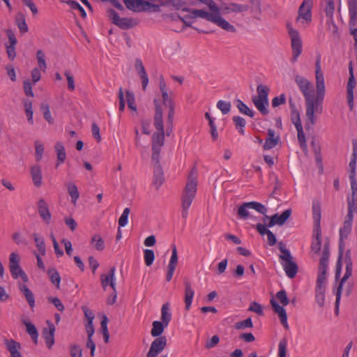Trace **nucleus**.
Returning a JSON list of instances; mask_svg holds the SVG:
<instances>
[{
	"instance_id": "obj_29",
	"label": "nucleus",
	"mask_w": 357,
	"mask_h": 357,
	"mask_svg": "<svg viewBox=\"0 0 357 357\" xmlns=\"http://www.w3.org/2000/svg\"><path fill=\"white\" fill-rule=\"evenodd\" d=\"M349 13V24L355 26L357 22V0H347Z\"/></svg>"
},
{
	"instance_id": "obj_33",
	"label": "nucleus",
	"mask_w": 357,
	"mask_h": 357,
	"mask_svg": "<svg viewBox=\"0 0 357 357\" xmlns=\"http://www.w3.org/2000/svg\"><path fill=\"white\" fill-rule=\"evenodd\" d=\"M115 271V266H112L110 268L107 275L102 274L100 275L101 285L104 290H106L107 287L109 286L110 282L114 279Z\"/></svg>"
},
{
	"instance_id": "obj_32",
	"label": "nucleus",
	"mask_w": 357,
	"mask_h": 357,
	"mask_svg": "<svg viewBox=\"0 0 357 357\" xmlns=\"http://www.w3.org/2000/svg\"><path fill=\"white\" fill-rule=\"evenodd\" d=\"M31 176L33 184L36 187H40L42 184V173L40 167L38 165L31 167Z\"/></svg>"
},
{
	"instance_id": "obj_18",
	"label": "nucleus",
	"mask_w": 357,
	"mask_h": 357,
	"mask_svg": "<svg viewBox=\"0 0 357 357\" xmlns=\"http://www.w3.org/2000/svg\"><path fill=\"white\" fill-rule=\"evenodd\" d=\"M280 142L279 135L275 136V131L272 129H268L267 131V137L263 146L264 150H269L275 147Z\"/></svg>"
},
{
	"instance_id": "obj_57",
	"label": "nucleus",
	"mask_w": 357,
	"mask_h": 357,
	"mask_svg": "<svg viewBox=\"0 0 357 357\" xmlns=\"http://www.w3.org/2000/svg\"><path fill=\"white\" fill-rule=\"evenodd\" d=\"M343 253L344 250H338V257L337 261L336 264V268H335V280H338L340 277L341 272H342V257H343Z\"/></svg>"
},
{
	"instance_id": "obj_58",
	"label": "nucleus",
	"mask_w": 357,
	"mask_h": 357,
	"mask_svg": "<svg viewBox=\"0 0 357 357\" xmlns=\"http://www.w3.org/2000/svg\"><path fill=\"white\" fill-rule=\"evenodd\" d=\"M126 101L128 103V108L136 112L137 107L135 105V98L134 93L130 91H126Z\"/></svg>"
},
{
	"instance_id": "obj_14",
	"label": "nucleus",
	"mask_w": 357,
	"mask_h": 357,
	"mask_svg": "<svg viewBox=\"0 0 357 357\" xmlns=\"http://www.w3.org/2000/svg\"><path fill=\"white\" fill-rule=\"evenodd\" d=\"M172 256L169 262V264L167 266V272L166 275V280L167 282H169L173 277L174 273L175 271L176 265L178 264V254H177V250L175 245H172Z\"/></svg>"
},
{
	"instance_id": "obj_60",
	"label": "nucleus",
	"mask_w": 357,
	"mask_h": 357,
	"mask_svg": "<svg viewBox=\"0 0 357 357\" xmlns=\"http://www.w3.org/2000/svg\"><path fill=\"white\" fill-rule=\"evenodd\" d=\"M231 102L224 100H219L217 102V107L222 112L223 114H228L231 110Z\"/></svg>"
},
{
	"instance_id": "obj_62",
	"label": "nucleus",
	"mask_w": 357,
	"mask_h": 357,
	"mask_svg": "<svg viewBox=\"0 0 357 357\" xmlns=\"http://www.w3.org/2000/svg\"><path fill=\"white\" fill-rule=\"evenodd\" d=\"M287 347V340L286 338L284 337L279 342L278 357H286Z\"/></svg>"
},
{
	"instance_id": "obj_51",
	"label": "nucleus",
	"mask_w": 357,
	"mask_h": 357,
	"mask_svg": "<svg viewBox=\"0 0 357 357\" xmlns=\"http://www.w3.org/2000/svg\"><path fill=\"white\" fill-rule=\"evenodd\" d=\"M257 96H254L253 98L262 99V100H268V92L269 89L266 85H263L261 84H259L257 87Z\"/></svg>"
},
{
	"instance_id": "obj_53",
	"label": "nucleus",
	"mask_w": 357,
	"mask_h": 357,
	"mask_svg": "<svg viewBox=\"0 0 357 357\" xmlns=\"http://www.w3.org/2000/svg\"><path fill=\"white\" fill-rule=\"evenodd\" d=\"M36 59L38 61V67L40 70L45 72L47 68V64L45 61V53L41 50H38L36 52Z\"/></svg>"
},
{
	"instance_id": "obj_25",
	"label": "nucleus",
	"mask_w": 357,
	"mask_h": 357,
	"mask_svg": "<svg viewBox=\"0 0 357 357\" xmlns=\"http://www.w3.org/2000/svg\"><path fill=\"white\" fill-rule=\"evenodd\" d=\"M54 149L56 153V164L57 168L61 164L63 163L66 158V153L63 144L61 142H57L54 145Z\"/></svg>"
},
{
	"instance_id": "obj_11",
	"label": "nucleus",
	"mask_w": 357,
	"mask_h": 357,
	"mask_svg": "<svg viewBox=\"0 0 357 357\" xmlns=\"http://www.w3.org/2000/svg\"><path fill=\"white\" fill-rule=\"evenodd\" d=\"M292 211L288 208L282 212V214L275 213L269 218V222L266 224L268 227H272L275 225H283L290 218Z\"/></svg>"
},
{
	"instance_id": "obj_1",
	"label": "nucleus",
	"mask_w": 357,
	"mask_h": 357,
	"mask_svg": "<svg viewBox=\"0 0 357 357\" xmlns=\"http://www.w3.org/2000/svg\"><path fill=\"white\" fill-rule=\"evenodd\" d=\"M155 105L154 126L158 130L152 136V155L151 160H157L160 158L161 148L165 143V131L162 120V109L157 100H153Z\"/></svg>"
},
{
	"instance_id": "obj_15",
	"label": "nucleus",
	"mask_w": 357,
	"mask_h": 357,
	"mask_svg": "<svg viewBox=\"0 0 357 357\" xmlns=\"http://www.w3.org/2000/svg\"><path fill=\"white\" fill-rule=\"evenodd\" d=\"M47 324L48 327L43 328L42 334L47 347L51 349L54 344L55 326L50 321H47Z\"/></svg>"
},
{
	"instance_id": "obj_38",
	"label": "nucleus",
	"mask_w": 357,
	"mask_h": 357,
	"mask_svg": "<svg viewBox=\"0 0 357 357\" xmlns=\"http://www.w3.org/2000/svg\"><path fill=\"white\" fill-rule=\"evenodd\" d=\"M137 24V22L132 18L121 17L119 21L116 23V26L120 29L126 30L133 28Z\"/></svg>"
},
{
	"instance_id": "obj_59",
	"label": "nucleus",
	"mask_w": 357,
	"mask_h": 357,
	"mask_svg": "<svg viewBox=\"0 0 357 357\" xmlns=\"http://www.w3.org/2000/svg\"><path fill=\"white\" fill-rule=\"evenodd\" d=\"M234 327L237 330L244 329L246 328H253L252 319L250 317H248L245 320L236 322L235 324Z\"/></svg>"
},
{
	"instance_id": "obj_28",
	"label": "nucleus",
	"mask_w": 357,
	"mask_h": 357,
	"mask_svg": "<svg viewBox=\"0 0 357 357\" xmlns=\"http://www.w3.org/2000/svg\"><path fill=\"white\" fill-rule=\"evenodd\" d=\"M126 8L134 12L146 11L147 8L143 7L144 0H123Z\"/></svg>"
},
{
	"instance_id": "obj_36",
	"label": "nucleus",
	"mask_w": 357,
	"mask_h": 357,
	"mask_svg": "<svg viewBox=\"0 0 357 357\" xmlns=\"http://www.w3.org/2000/svg\"><path fill=\"white\" fill-rule=\"evenodd\" d=\"M190 12L194 17H201L207 20L209 22L213 21L215 13L212 12V13L207 12L206 10H202V9H192L188 10Z\"/></svg>"
},
{
	"instance_id": "obj_26",
	"label": "nucleus",
	"mask_w": 357,
	"mask_h": 357,
	"mask_svg": "<svg viewBox=\"0 0 357 357\" xmlns=\"http://www.w3.org/2000/svg\"><path fill=\"white\" fill-rule=\"evenodd\" d=\"M356 159H357V149H356V144L354 143V149H353V153L351 155V158L349 162V168H350V172H349V178L351 183H357L356 180Z\"/></svg>"
},
{
	"instance_id": "obj_37",
	"label": "nucleus",
	"mask_w": 357,
	"mask_h": 357,
	"mask_svg": "<svg viewBox=\"0 0 357 357\" xmlns=\"http://www.w3.org/2000/svg\"><path fill=\"white\" fill-rule=\"evenodd\" d=\"M20 290L24 294L31 308L35 306V298L32 291L25 285L20 284Z\"/></svg>"
},
{
	"instance_id": "obj_45",
	"label": "nucleus",
	"mask_w": 357,
	"mask_h": 357,
	"mask_svg": "<svg viewBox=\"0 0 357 357\" xmlns=\"http://www.w3.org/2000/svg\"><path fill=\"white\" fill-rule=\"evenodd\" d=\"M185 4L186 3L183 0H165V2L162 3V6H172L176 10L181 9L183 11L190 10V9L185 7Z\"/></svg>"
},
{
	"instance_id": "obj_34",
	"label": "nucleus",
	"mask_w": 357,
	"mask_h": 357,
	"mask_svg": "<svg viewBox=\"0 0 357 357\" xmlns=\"http://www.w3.org/2000/svg\"><path fill=\"white\" fill-rule=\"evenodd\" d=\"M252 101L262 115H267L268 114L269 111L267 109V107L268 106V100H265L252 98Z\"/></svg>"
},
{
	"instance_id": "obj_21",
	"label": "nucleus",
	"mask_w": 357,
	"mask_h": 357,
	"mask_svg": "<svg viewBox=\"0 0 357 357\" xmlns=\"http://www.w3.org/2000/svg\"><path fill=\"white\" fill-rule=\"evenodd\" d=\"M184 286H185V310H189L192 302V298L195 294L194 290L192 289L191 283L188 279H184Z\"/></svg>"
},
{
	"instance_id": "obj_10",
	"label": "nucleus",
	"mask_w": 357,
	"mask_h": 357,
	"mask_svg": "<svg viewBox=\"0 0 357 357\" xmlns=\"http://www.w3.org/2000/svg\"><path fill=\"white\" fill-rule=\"evenodd\" d=\"M153 163V185L155 186L156 190H158L159 188L162 185L165 181L164 172L162 168V166L160 163V158L158 161L157 160H151Z\"/></svg>"
},
{
	"instance_id": "obj_23",
	"label": "nucleus",
	"mask_w": 357,
	"mask_h": 357,
	"mask_svg": "<svg viewBox=\"0 0 357 357\" xmlns=\"http://www.w3.org/2000/svg\"><path fill=\"white\" fill-rule=\"evenodd\" d=\"M284 270L288 278L292 279L295 278L298 272V265L292 260V258L287 259L283 264Z\"/></svg>"
},
{
	"instance_id": "obj_20",
	"label": "nucleus",
	"mask_w": 357,
	"mask_h": 357,
	"mask_svg": "<svg viewBox=\"0 0 357 357\" xmlns=\"http://www.w3.org/2000/svg\"><path fill=\"white\" fill-rule=\"evenodd\" d=\"M312 217L314 220V229L321 228V203L319 200L314 199L312 202Z\"/></svg>"
},
{
	"instance_id": "obj_5",
	"label": "nucleus",
	"mask_w": 357,
	"mask_h": 357,
	"mask_svg": "<svg viewBox=\"0 0 357 357\" xmlns=\"http://www.w3.org/2000/svg\"><path fill=\"white\" fill-rule=\"evenodd\" d=\"M287 27L291 38V47L292 50L291 61L295 63L302 53V41L297 30L294 29L289 24H287Z\"/></svg>"
},
{
	"instance_id": "obj_8",
	"label": "nucleus",
	"mask_w": 357,
	"mask_h": 357,
	"mask_svg": "<svg viewBox=\"0 0 357 357\" xmlns=\"http://www.w3.org/2000/svg\"><path fill=\"white\" fill-rule=\"evenodd\" d=\"M295 82L303 95L305 100L308 101L309 94L314 90V85L305 77L299 75L295 76Z\"/></svg>"
},
{
	"instance_id": "obj_47",
	"label": "nucleus",
	"mask_w": 357,
	"mask_h": 357,
	"mask_svg": "<svg viewBox=\"0 0 357 357\" xmlns=\"http://www.w3.org/2000/svg\"><path fill=\"white\" fill-rule=\"evenodd\" d=\"M248 209H250L249 202L243 203V204L241 205L237 210V217L240 219H247L250 215Z\"/></svg>"
},
{
	"instance_id": "obj_35",
	"label": "nucleus",
	"mask_w": 357,
	"mask_h": 357,
	"mask_svg": "<svg viewBox=\"0 0 357 357\" xmlns=\"http://www.w3.org/2000/svg\"><path fill=\"white\" fill-rule=\"evenodd\" d=\"M152 329L151 334L153 337H158L162 336V334L164 332L165 328L168 326L159 321H154L152 324Z\"/></svg>"
},
{
	"instance_id": "obj_4",
	"label": "nucleus",
	"mask_w": 357,
	"mask_h": 357,
	"mask_svg": "<svg viewBox=\"0 0 357 357\" xmlns=\"http://www.w3.org/2000/svg\"><path fill=\"white\" fill-rule=\"evenodd\" d=\"M200 3H204L208 6L211 12L215 13L214 18L212 21L213 23L215 24L222 29L234 33L236 32V28L230 24L227 20L222 18L220 15V8L213 0H197Z\"/></svg>"
},
{
	"instance_id": "obj_40",
	"label": "nucleus",
	"mask_w": 357,
	"mask_h": 357,
	"mask_svg": "<svg viewBox=\"0 0 357 357\" xmlns=\"http://www.w3.org/2000/svg\"><path fill=\"white\" fill-rule=\"evenodd\" d=\"M312 7L309 6V5L304 6L303 9L301 10V5L298 8V15L297 17V20L300 18L304 19L306 22H311L312 20Z\"/></svg>"
},
{
	"instance_id": "obj_43",
	"label": "nucleus",
	"mask_w": 357,
	"mask_h": 357,
	"mask_svg": "<svg viewBox=\"0 0 357 357\" xmlns=\"http://www.w3.org/2000/svg\"><path fill=\"white\" fill-rule=\"evenodd\" d=\"M23 324L26 327V332L29 334L35 344L38 342V333L36 326L27 320H24Z\"/></svg>"
},
{
	"instance_id": "obj_2",
	"label": "nucleus",
	"mask_w": 357,
	"mask_h": 357,
	"mask_svg": "<svg viewBox=\"0 0 357 357\" xmlns=\"http://www.w3.org/2000/svg\"><path fill=\"white\" fill-rule=\"evenodd\" d=\"M197 169L193 167L188 176V181L181 195V215L186 219L190 208L197 190Z\"/></svg>"
},
{
	"instance_id": "obj_7",
	"label": "nucleus",
	"mask_w": 357,
	"mask_h": 357,
	"mask_svg": "<svg viewBox=\"0 0 357 357\" xmlns=\"http://www.w3.org/2000/svg\"><path fill=\"white\" fill-rule=\"evenodd\" d=\"M353 219L354 216H351V215H347L345 220L343 224V227H341L340 229L338 250H341V251L344 250V239L347 238L349 234L351 231Z\"/></svg>"
},
{
	"instance_id": "obj_27",
	"label": "nucleus",
	"mask_w": 357,
	"mask_h": 357,
	"mask_svg": "<svg viewBox=\"0 0 357 357\" xmlns=\"http://www.w3.org/2000/svg\"><path fill=\"white\" fill-rule=\"evenodd\" d=\"M15 23L19 29L21 34L23 35L29 31V27L26 22L25 15L22 13L19 12L16 14L15 17Z\"/></svg>"
},
{
	"instance_id": "obj_12",
	"label": "nucleus",
	"mask_w": 357,
	"mask_h": 357,
	"mask_svg": "<svg viewBox=\"0 0 357 357\" xmlns=\"http://www.w3.org/2000/svg\"><path fill=\"white\" fill-rule=\"evenodd\" d=\"M270 303L273 310L275 312V313L278 314L282 325L285 329H289L287 315L284 306L280 305L273 298L271 299Z\"/></svg>"
},
{
	"instance_id": "obj_22",
	"label": "nucleus",
	"mask_w": 357,
	"mask_h": 357,
	"mask_svg": "<svg viewBox=\"0 0 357 357\" xmlns=\"http://www.w3.org/2000/svg\"><path fill=\"white\" fill-rule=\"evenodd\" d=\"M313 240L311 243V251L319 254L321 248V228L314 229Z\"/></svg>"
},
{
	"instance_id": "obj_3",
	"label": "nucleus",
	"mask_w": 357,
	"mask_h": 357,
	"mask_svg": "<svg viewBox=\"0 0 357 357\" xmlns=\"http://www.w3.org/2000/svg\"><path fill=\"white\" fill-rule=\"evenodd\" d=\"M325 95V89H317V94H314V89L309 94V100H305L306 107V116L311 125L316 122L315 112L321 113L322 111L321 104Z\"/></svg>"
},
{
	"instance_id": "obj_42",
	"label": "nucleus",
	"mask_w": 357,
	"mask_h": 357,
	"mask_svg": "<svg viewBox=\"0 0 357 357\" xmlns=\"http://www.w3.org/2000/svg\"><path fill=\"white\" fill-rule=\"evenodd\" d=\"M328 259L326 258H320L319 264V274L317 279H321L326 280V271L328 268Z\"/></svg>"
},
{
	"instance_id": "obj_31",
	"label": "nucleus",
	"mask_w": 357,
	"mask_h": 357,
	"mask_svg": "<svg viewBox=\"0 0 357 357\" xmlns=\"http://www.w3.org/2000/svg\"><path fill=\"white\" fill-rule=\"evenodd\" d=\"M249 6L248 5L238 4L235 3H229L228 6L222 8L224 13H243L248 10Z\"/></svg>"
},
{
	"instance_id": "obj_6",
	"label": "nucleus",
	"mask_w": 357,
	"mask_h": 357,
	"mask_svg": "<svg viewBox=\"0 0 357 357\" xmlns=\"http://www.w3.org/2000/svg\"><path fill=\"white\" fill-rule=\"evenodd\" d=\"M20 257L15 252L10 255L9 257V268L12 277L14 279H17L20 277L24 282L28 281V277L24 271L20 268L19 265Z\"/></svg>"
},
{
	"instance_id": "obj_16",
	"label": "nucleus",
	"mask_w": 357,
	"mask_h": 357,
	"mask_svg": "<svg viewBox=\"0 0 357 357\" xmlns=\"http://www.w3.org/2000/svg\"><path fill=\"white\" fill-rule=\"evenodd\" d=\"M315 77L317 89H325L324 77L321 68V56L319 54L316 58Z\"/></svg>"
},
{
	"instance_id": "obj_44",
	"label": "nucleus",
	"mask_w": 357,
	"mask_h": 357,
	"mask_svg": "<svg viewBox=\"0 0 357 357\" xmlns=\"http://www.w3.org/2000/svg\"><path fill=\"white\" fill-rule=\"evenodd\" d=\"M47 274L50 279V281L54 284L56 289L60 288L61 277L59 272L54 268H49L47 270Z\"/></svg>"
},
{
	"instance_id": "obj_56",
	"label": "nucleus",
	"mask_w": 357,
	"mask_h": 357,
	"mask_svg": "<svg viewBox=\"0 0 357 357\" xmlns=\"http://www.w3.org/2000/svg\"><path fill=\"white\" fill-rule=\"evenodd\" d=\"M91 243L94 244L97 250L101 251L105 249V242L99 234H95L91 240Z\"/></svg>"
},
{
	"instance_id": "obj_63",
	"label": "nucleus",
	"mask_w": 357,
	"mask_h": 357,
	"mask_svg": "<svg viewBox=\"0 0 357 357\" xmlns=\"http://www.w3.org/2000/svg\"><path fill=\"white\" fill-rule=\"evenodd\" d=\"M278 248L280 251L282 253V255H280V258L282 260L285 261L287 259L292 258L290 252L287 249H286L285 245L282 242H280L278 243Z\"/></svg>"
},
{
	"instance_id": "obj_52",
	"label": "nucleus",
	"mask_w": 357,
	"mask_h": 357,
	"mask_svg": "<svg viewBox=\"0 0 357 357\" xmlns=\"http://www.w3.org/2000/svg\"><path fill=\"white\" fill-rule=\"evenodd\" d=\"M235 128L238 130L241 135H244V127L245 126V120L239 116H234L232 118Z\"/></svg>"
},
{
	"instance_id": "obj_41",
	"label": "nucleus",
	"mask_w": 357,
	"mask_h": 357,
	"mask_svg": "<svg viewBox=\"0 0 357 357\" xmlns=\"http://www.w3.org/2000/svg\"><path fill=\"white\" fill-rule=\"evenodd\" d=\"M161 322L166 325H169L172 319V314L169 312V303H166L162 305L161 308Z\"/></svg>"
},
{
	"instance_id": "obj_50",
	"label": "nucleus",
	"mask_w": 357,
	"mask_h": 357,
	"mask_svg": "<svg viewBox=\"0 0 357 357\" xmlns=\"http://www.w3.org/2000/svg\"><path fill=\"white\" fill-rule=\"evenodd\" d=\"M34 241L36 243V247L38 252L44 256L45 255V244L43 238L38 236L37 234H33Z\"/></svg>"
},
{
	"instance_id": "obj_49",
	"label": "nucleus",
	"mask_w": 357,
	"mask_h": 357,
	"mask_svg": "<svg viewBox=\"0 0 357 357\" xmlns=\"http://www.w3.org/2000/svg\"><path fill=\"white\" fill-rule=\"evenodd\" d=\"M24 107L25 110L26 116L27 118L28 122L33 125V109H32V102L29 100H25L24 101Z\"/></svg>"
},
{
	"instance_id": "obj_55",
	"label": "nucleus",
	"mask_w": 357,
	"mask_h": 357,
	"mask_svg": "<svg viewBox=\"0 0 357 357\" xmlns=\"http://www.w3.org/2000/svg\"><path fill=\"white\" fill-rule=\"evenodd\" d=\"M61 2H65L66 4H68L71 8L77 10L79 11L81 16L83 18H85L86 17V13L85 10L83 8V7L76 1L74 0H67L66 1H61Z\"/></svg>"
},
{
	"instance_id": "obj_61",
	"label": "nucleus",
	"mask_w": 357,
	"mask_h": 357,
	"mask_svg": "<svg viewBox=\"0 0 357 357\" xmlns=\"http://www.w3.org/2000/svg\"><path fill=\"white\" fill-rule=\"evenodd\" d=\"M144 261L147 266H150L154 261L155 255L152 250L146 249L144 252Z\"/></svg>"
},
{
	"instance_id": "obj_46",
	"label": "nucleus",
	"mask_w": 357,
	"mask_h": 357,
	"mask_svg": "<svg viewBox=\"0 0 357 357\" xmlns=\"http://www.w3.org/2000/svg\"><path fill=\"white\" fill-rule=\"evenodd\" d=\"M250 204V208L255 209L257 212L260 213L261 214L264 215V218L263 219V221L265 222L266 219H268L269 217L266 215L267 212V208L265 207L264 205L259 202H249Z\"/></svg>"
},
{
	"instance_id": "obj_64",
	"label": "nucleus",
	"mask_w": 357,
	"mask_h": 357,
	"mask_svg": "<svg viewBox=\"0 0 357 357\" xmlns=\"http://www.w3.org/2000/svg\"><path fill=\"white\" fill-rule=\"evenodd\" d=\"M276 298L280 301L283 306H286L289 303V300L287 296V292L284 289H282L277 292Z\"/></svg>"
},
{
	"instance_id": "obj_24",
	"label": "nucleus",
	"mask_w": 357,
	"mask_h": 357,
	"mask_svg": "<svg viewBox=\"0 0 357 357\" xmlns=\"http://www.w3.org/2000/svg\"><path fill=\"white\" fill-rule=\"evenodd\" d=\"M289 107L291 109V120L292 123L294 124L296 128H298L302 126L300 113L298 110L296 109V105L291 98H289Z\"/></svg>"
},
{
	"instance_id": "obj_19",
	"label": "nucleus",
	"mask_w": 357,
	"mask_h": 357,
	"mask_svg": "<svg viewBox=\"0 0 357 357\" xmlns=\"http://www.w3.org/2000/svg\"><path fill=\"white\" fill-rule=\"evenodd\" d=\"M38 213L41 218L47 223L49 224L51 220V213L49 211L48 205L43 199H39L38 202Z\"/></svg>"
},
{
	"instance_id": "obj_48",
	"label": "nucleus",
	"mask_w": 357,
	"mask_h": 357,
	"mask_svg": "<svg viewBox=\"0 0 357 357\" xmlns=\"http://www.w3.org/2000/svg\"><path fill=\"white\" fill-rule=\"evenodd\" d=\"M236 107L241 114L247 115L251 118L254 117L255 112L251 110L242 100H236Z\"/></svg>"
},
{
	"instance_id": "obj_54",
	"label": "nucleus",
	"mask_w": 357,
	"mask_h": 357,
	"mask_svg": "<svg viewBox=\"0 0 357 357\" xmlns=\"http://www.w3.org/2000/svg\"><path fill=\"white\" fill-rule=\"evenodd\" d=\"M349 77L347 83V91H354V89L355 87L356 84V80L354 75V70H353V63L352 61L349 62Z\"/></svg>"
},
{
	"instance_id": "obj_13",
	"label": "nucleus",
	"mask_w": 357,
	"mask_h": 357,
	"mask_svg": "<svg viewBox=\"0 0 357 357\" xmlns=\"http://www.w3.org/2000/svg\"><path fill=\"white\" fill-rule=\"evenodd\" d=\"M351 195L347 197V215L354 216V213H357V183H351Z\"/></svg>"
},
{
	"instance_id": "obj_9",
	"label": "nucleus",
	"mask_w": 357,
	"mask_h": 357,
	"mask_svg": "<svg viewBox=\"0 0 357 357\" xmlns=\"http://www.w3.org/2000/svg\"><path fill=\"white\" fill-rule=\"evenodd\" d=\"M167 342L166 336L156 337L151 344L146 357H156L165 348Z\"/></svg>"
},
{
	"instance_id": "obj_30",
	"label": "nucleus",
	"mask_w": 357,
	"mask_h": 357,
	"mask_svg": "<svg viewBox=\"0 0 357 357\" xmlns=\"http://www.w3.org/2000/svg\"><path fill=\"white\" fill-rule=\"evenodd\" d=\"M335 11V3L333 0H326V6L324 8V12L328 20L333 24L334 26V32L337 31V27L333 23V14Z\"/></svg>"
},
{
	"instance_id": "obj_17",
	"label": "nucleus",
	"mask_w": 357,
	"mask_h": 357,
	"mask_svg": "<svg viewBox=\"0 0 357 357\" xmlns=\"http://www.w3.org/2000/svg\"><path fill=\"white\" fill-rule=\"evenodd\" d=\"M3 343L6 347L7 350L10 352L11 357H22V354L19 351L21 349V344L20 342L13 340L5 338Z\"/></svg>"
},
{
	"instance_id": "obj_39",
	"label": "nucleus",
	"mask_w": 357,
	"mask_h": 357,
	"mask_svg": "<svg viewBox=\"0 0 357 357\" xmlns=\"http://www.w3.org/2000/svg\"><path fill=\"white\" fill-rule=\"evenodd\" d=\"M66 185L68 192L71 198V202L74 206H75L77 201L79 197V192L78 191L77 187L75 183H69Z\"/></svg>"
}]
</instances>
